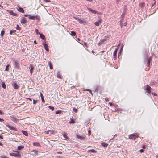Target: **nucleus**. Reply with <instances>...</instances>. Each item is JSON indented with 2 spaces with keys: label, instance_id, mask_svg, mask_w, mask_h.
I'll return each mask as SVG.
<instances>
[{
  "label": "nucleus",
  "instance_id": "nucleus-56",
  "mask_svg": "<svg viewBox=\"0 0 158 158\" xmlns=\"http://www.w3.org/2000/svg\"><path fill=\"white\" fill-rule=\"evenodd\" d=\"M3 144L0 141V146H2Z\"/></svg>",
  "mask_w": 158,
  "mask_h": 158
},
{
  "label": "nucleus",
  "instance_id": "nucleus-63",
  "mask_svg": "<svg viewBox=\"0 0 158 158\" xmlns=\"http://www.w3.org/2000/svg\"><path fill=\"white\" fill-rule=\"evenodd\" d=\"M90 131H89L88 132H89V133H90Z\"/></svg>",
  "mask_w": 158,
  "mask_h": 158
},
{
  "label": "nucleus",
  "instance_id": "nucleus-13",
  "mask_svg": "<svg viewBox=\"0 0 158 158\" xmlns=\"http://www.w3.org/2000/svg\"><path fill=\"white\" fill-rule=\"evenodd\" d=\"M30 73L31 74L32 73V70L34 69V67L31 65H30V68H29Z\"/></svg>",
  "mask_w": 158,
  "mask_h": 158
},
{
  "label": "nucleus",
  "instance_id": "nucleus-60",
  "mask_svg": "<svg viewBox=\"0 0 158 158\" xmlns=\"http://www.w3.org/2000/svg\"><path fill=\"white\" fill-rule=\"evenodd\" d=\"M56 114H59V112H58V111H57L56 112Z\"/></svg>",
  "mask_w": 158,
  "mask_h": 158
},
{
  "label": "nucleus",
  "instance_id": "nucleus-37",
  "mask_svg": "<svg viewBox=\"0 0 158 158\" xmlns=\"http://www.w3.org/2000/svg\"><path fill=\"white\" fill-rule=\"evenodd\" d=\"M90 152L92 153H94L96 152V151L94 149H92L90 150Z\"/></svg>",
  "mask_w": 158,
  "mask_h": 158
},
{
  "label": "nucleus",
  "instance_id": "nucleus-26",
  "mask_svg": "<svg viewBox=\"0 0 158 158\" xmlns=\"http://www.w3.org/2000/svg\"><path fill=\"white\" fill-rule=\"evenodd\" d=\"M18 11H19L20 12H21L23 13L24 12V10L22 8H19V9H18Z\"/></svg>",
  "mask_w": 158,
  "mask_h": 158
},
{
  "label": "nucleus",
  "instance_id": "nucleus-55",
  "mask_svg": "<svg viewBox=\"0 0 158 158\" xmlns=\"http://www.w3.org/2000/svg\"><path fill=\"white\" fill-rule=\"evenodd\" d=\"M24 15L25 17H27L28 16H29V15H27L26 14Z\"/></svg>",
  "mask_w": 158,
  "mask_h": 158
},
{
  "label": "nucleus",
  "instance_id": "nucleus-18",
  "mask_svg": "<svg viewBox=\"0 0 158 158\" xmlns=\"http://www.w3.org/2000/svg\"><path fill=\"white\" fill-rule=\"evenodd\" d=\"M39 34L40 35V37L41 38L42 40H44L45 38V37L44 35L42 34L39 33Z\"/></svg>",
  "mask_w": 158,
  "mask_h": 158
},
{
  "label": "nucleus",
  "instance_id": "nucleus-20",
  "mask_svg": "<svg viewBox=\"0 0 158 158\" xmlns=\"http://www.w3.org/2000/svg\"><path fill=\"white\" fill-rule=\"evenodd\" d=\"M102 145L104 147H107L108 146V144L107 143H106L103 142L102 143Z\"/></svg>",
  "mask_w": 158,
  "mask_h": 158
},
{
  "label": "nucleus",
  "instance_id": "nucleus-23",
  "mask_svg": "<svg viewBox=\"0 0 158 158\" xmlns=\"http://www.w3.org/2000/svg\"><path fill=\"white\" fill-rule=\"evenodd\" d=\"M48 64L49 65L50 69H53V67L51 62L50 61L48 62Z\"/></svg>",
  "mask_w": 158,
  "mask_h": 158
},
{
  "label": "nucleus",
  "instance_id": "nucleus-39",
  "mask_svg": "<svg viewBox=\"0 0 158 158\" xmlns=\"http://www.w3.org/2000/svg\"><path fill=\"white\" fill-rule=\"evenodd\" d=\"M21 29V27H20L19 25H17L16 27V29L18 30H20Z\"/></svg>",
  "mask_w": 158,
  "mask_h": 158
},
{
  "label": "nucleus",
  "instance_id": "nucleus-5",
  "mask_svg": "<svg viewBox=\"0 0 158 158\" xmlns=\"http://www.w3.org/2000/svg\"><path fill=\"white\" fill-rule=\"evenodd\" d=\"M14 64L15 68L18 69H19V65L17 61H14Z\"/></svg>",
  "mask_w": 158,
  "mask_h": 158
},
{
  "label": "nucleus",
  "instance_id": "nucleus-59",
  "mask_svg": "<svg viewBox=\"0 0 158 158\" xmlns=\"http://www.w3.org/2000/svg\"><path fill=\"white\" fill-rule=\"evenodd\" d=\"M34 42L35 44H36V42L35 40H34Z\"/></svg>",
  "mask_w": 158,
  "mask_h": 158
},
{
  "label": "nucleus",
  "instance_id": "nucleus-53",
  "mask_svg": "<svg viewBox=\"0 0 158 158\" xmlns=\"http://www.w3.org/2000/svg\"><path fill=\"white\" fill-rule=\"evenodd\" d=\"M0 158H9V157H6V156H3Z\"/></svg>",
  "mask_w": 158,
  "mask_h": 158
},
{
  "label": "nucleus",
  "instance_id": "nucleus-21",
  "mask_svg": "<svg viewBox=\"0 0 158 158\" xmlns=\"http://www.w3.org/2000/svg\"><path fill=\"white\" fill-rule=\"evenodd\" d=\"M24 148V147L23 145L20 146H18V147L17 149L19 150H21L23 148Z\"/></svg>",
  "mask_w": 158,
  "mask_h": 158
},
{
  "label": "nucleus",
  "instance_id": "nucleus-58",
  "mask_svg": "<svg viewBox=\"0 0 158 158\" xmlns=\"http://www.w3.org/2000/svg\"><path fill=\"white\" fill-rule=\"evenodd\" d=\"M109 104L110 106H111L112 105V103L111 102L109 103Z\"/></svg>",
  "mask_w": 158,
  "mask_h": 158
},
{
  "label": "nucleus",
  "instance_id": "nucleus-16",
  "mask_svg": "<svg viewBox=\"0 0 158 158\" xmlns=\"http://www.w3.org/2000/svg\"><path fill=\"white\" fill-rule=\"evenodd\" d=\"M10 14L13 16H17V14L14 13L13 10H10L9 11Z\"/></svg>",
  "mask_w": 158,
  "mask_h": 158
},
{
  "label": "nucleus",
  "instance_id": "nucleus-29",
  "mask_svg": "<svg viewBox=\"0 0 158 158\" xmlns=\"http://www.w3.org/2000/svg\"><path fill=\"white\" fill-rule=\"evenodd\" d=\"M144 3L142 2L140 3L139 4V6L140 7L143 8L144 6Z\"/></svg>",
  "mask_w": 158,
  "mask_h": 158
},
{
  "label": "nucleus",
  "instance_id": "nucleus-42",
  "mask_svg": "<svg viewBox=\"0 0 158 158\" xmlns=\"http://www.w3.org/2000/svg\"><path fill=\"white\" fill-rule=\"evenodd\" d=\"M35 32H36L37 34H39V33L38 32V29H36L35 30Z\"/></svg>",
  "mask_w": 158,
  "mask_h": 158
},
{
  "label": "nucleus",
  "instance_id": "nucleus-36",
  "mask_svg": "<svg viewBox=\"0 0 158 158\" xmlns=\"http://www.w3.org/2000/svg\"><path fill=\"white\" fill-rule=\"evenodd\" d=\"M32 151L34 152L35 155H38V151H37L36 150H33Z\"/></svg>",
  "mask_w": 158,
  "mask_h": 158
},
{
  "label": "nucleus",
  "instance_id": "nucleus-46",
  "mask_svg": "<svg viewBox=\"0 0 158 158\" xmlns=\"http://www.w3.org/2000/svg\"><path fill=\"white\" fill-rule=\"evenodd\" d=\"M40 96H41V98H42H42L44 97L43 96V94H42V93L41 92H40Z\"/></svg>",
  "mask_w": 158,
  "mask_h": 158
},
{
  "label": "nucleus",
  "instance_id": "nucleus-4",
  "mask_svg": "<svg viewBox=\"0 0 158 158\" xmlns=\"http://www.w3.org/2000/svg\"><path fill=\"white\" fill-rule=\"evenodd\" d=\"M108 37L107 36H105L103 39H101L99 43H98V45H100L101 44H102L105 41H106L108 39Z\"/></svg>",
  "mask_w": 158,
  "mask_h": 158
},
{
  "label": "nucleus",
  "instance_id": "nucleus-35",
  "mask_svg": "<svg viewBox=\"0 0 158 158\" xmlns=\"http://www.w3.org/2000/svg\"><path fill=\"white\" fill-rule=\"evenodd\" d=\"M48 107V108L49 109H51L52 111H53L54 110V107L52 106H49Z\"/></svg>",
  "mask_w": 158,
  "mask_h": 158
},
{
  "label": "nucleus",
  "instance_id": "nucleus-54",
  "mask_svg": "<svg viewBox=\"0 0 158 158\" xmlns=\"http://www.w3.org/2000/svg\"><path fill=\"white\" fill-rule=\"evenodd\" d=\"M27 99H29L31 101H32V99L30 98H27Z\"/></svg>",
  "mask_w": 158,
  "mask_h": 158
},
{
  "label": "nucleus",
  "instance_id": "nucleus-40",
  "mask_svg": "<svg viewBox=\"0 0 158 158\" xmlns=\"http://www.w3.org/2000/svg\"><path fill=\"white\" fill-rule=\"evenodd\" d=\"M73 110L75 112H77V109L75 108H74L73 109Z\"/></svg>",
  "mask_w": 158,
  "mask_h": 158
},
{
  "label": "nucleus",
  "instance_id": "nucleus-15",
  "mask_svg": "<svg viewBox=\"0 0 158 158\" xmlns=\"http://www.w3.org/2000/svg\"><path fill=\"white\" fill-rule=\"evenodd\" d=\"M151 87L148 85H147L146 90L148 93L150 92Z\"/></svg>",
  "mask_w": 158,
  "mask_h": 158
},
{
  "label": "nucleus",
  "instance_id": "nucleus-9",
  "mask_svg": "<svg viewBox=\"0 0 158 158\" xmlns=\"http://www.w3.org/2000/svg\"><path fill=\"white\" fill-rule=\"evenodd\" d=\"M12 86L15 89H17L19 87L18 84L15 82L13 83Z\"/></svg>",
  "mask_w": 158,
  "mask_h": 158
},
{
  "label": "nucleus",
  "instance_id": "nucleus-22",
  "mask_svg": "<svg viewBox=\"0 0 158 158\" xmlns=\"http://www.w3.org/2000/svg\"><path fill=\"white\" fill-rule=\"evenodd\" d=\"M57 78H60V79H61L62 77H61V75L60 74V72H58L57 73Z\"/></svg>",
  "mask_w": 158,
  "mask_h": 158
},
{
  "label": "nucleus",
  "instance_id": "nucleus-11",
  "mask_svg": "<svg viewBox=\"0 0 158 158\" xmlns=\"http://www.w3.org/2000/svg\"><path fill=\"white\" fill-rule=\"evenodd\" d=\"M117 51V49H116L114 52L113 56L114 60H115L116 58Z\"/></svg>",
  "mask_w": 158,
  "mask_h": 158
},
{
  "label": "nucleus",
  "instance_id": "nucleus-50",
  "mask_svg": "<svg viewBox=\"0 0 158 158\" xmlns=\"http://www.w3.org/2000/svg\"><path fill=\"white\" fill-rule=\"evenodd\" d=\"M4 121V120L3 119L0 118V122H2Z\"/></svg>",
  "mask_w": 158,
  "mask_h": 158
},
{
  "label": "nucleus",
  "instance_id": "nucleus-19",
  "mask_svg": "<svg viewBox=\"0 0 158 158\" xmlns=\"http://www.w3.org/2000/svg\"><path fill=\"white\" fill-rule=\"evenodd\" d=\"M62 135L64 137V138L65 139H66L68 138V137L67 136V135L66 133L65 132H64L62 133Z\"/></svg>",
  "mask_w": 158,
  "mask_h": 158
},
{
  "label": "nucleus",
  "instance_id": "nucleus-8",
  "mask_svg": "<svg viewBox=\"0 0 158 158\" xmlns=\"http://www.w3.org/2000/svg\"><path fill=\"white\" fill-rule=\"evenodd\" d=\"M42 44L43 45L44 47L45 48V49L48 51V45L46 44L45 42H43Z\"/></svg>",
  "mask_w": 158,
  "mask_h": 158
},
{
  "label": "nucleus",
  "instance_id": "nucleus-30",
  "mask_svg": "<svg viewBox=\"0 0 158 158\" xmlns=\"http://www.w3.org/2000/svg\"><path fill=\"white\" fill-rule=\"evenodd\" d=\"M5 31L3 30H2L1 31L0 35L1 36H3L4 34Z\"/></svg>",
  "mask_w": 158,
  "mask_h": 158
},
{
  "label": "nucleus",
  "instance_id": "nucleus-57",
  "mask_svg": "<svg viewBox=\"0 0 158 158\" xmlns=\"http://www.w3.org/2000/svg\"><path fill=\"white\" fill-rule=\"evenodd\" d=\"M105 100L106 101H108V98H106L105 99Z\"/></svg>",
  "mask_w": 158,
  "mask_h": 158
},
{
  "label": "nucleus",
  "instance_id": "nucleus-33",
  "mask_svg": "<svg viewBox=\"0 0 158 158\" xmlns=\"http://www.w3.org/2000/svg\"><path fill=\"white\" fill-rule=\"evenodd\" d=\"M91 12L92 13H93L95 14H98V12L97 11H96V10H93L91 11Z\"/></svg>",
  "mask_w": 158,
  "mask_h": 158
},
{
  "label": "nucleus",
  "instance_id": "nucleus-3",
  "mask_svg": "<svg viewBox=\"0 0 158 158\" xmlns=\"http://www.w3.org/2000/svg\"><path fill=\"white\" fill-rule=\"evenodd\" d=\"M138 136L137 135V134H134L130 135H129V138L131 139L135 140Z\"/></svg>",
  "mask_w": 158,
  "mask_h": 158
},
{
  "label": "nucleus",
  "instance_id": "nucleus-34",
  "mask_svg": "<svg viewBox=\"0 0 158 158\" xmlns=\"http://www.w3.org/2000/svg\"><path fill=\"white\" fill-rule=\"evenodd\" d=\"M16 30H10V35H12L14 33L16 32Z\"/></svg>",
  "mask_w": 158,
  "mask_h": 158
},
{
  "label": "nucleus",
  "instance_id": "nucleus-62",
  "mask_svg": "<svg viewBox=\"0 0 158 158\" xmlns=\"http://www.w3.org/2000/svg\"><path fill=\"white\" fill-rule=\"evenodd\" d=\"M120 52L119 53V54H118V57H119V56H120Z\"/></svg>",
  "mask_w": 158,
  "mask_h": 158
},
{
  "label": "nucleus",
  "instance_id": "nucleus-51",
  "mask_svg": "<svg viewBox=\"0 0 158 158\" xmlns=\"http://www.w3.org/2000/svg\"><path fill=\"white\" fill-rule=\"evenodd\" d=\"M3 137L2 136L0 135V139H3Z\"/></svg>",
  "mask_w": 158,
  "mask_h": 158
},
{
  "label": "nucleus",
  "instance_id": "nucleus-48",
  "mask_svg": "<svg viewBox=\"0 0 158 158\" xmlns=\"http://www.w3.org/2000/svg\"><path fill=\"white\" fill-rule=\"evenodd\" d=\"M36 103V101H35V100H33V104H35Z\"/></svg>",
  "mask_w": 158,
  "mask_h": 158
},
{
  "label": "nucleus",
  "instance_id": "nucleus-7",
  "mask_svg": "<svg viewBox=\"0 0 158 158\" xmlns=\"http://www.w3.org/2000/svg\"><path fill=\"white\" fill-rule=\"evenodd\" d=\"M29 18L32 20H35V19H37L38 18L37 16H31L29 15Z\"/></svg>",
  "mask_w": 158,
  "mask_h": 158
},
{
  "label": "nucleus",
  "instance_id": "nucleus-27",
  "mask_svg": "<svg viewBox=\"0 0 158 158\" xmlns=\"http://www.w3.org/2000/svg\"><path fill=\"white\" fill-rule=\"evenodd\" d=\"M33 144L34 146H39L40 145V144L38 142H34L33 143Z\"/></svg>",
  "mask_w": 158,
  "mask_h": 158
},
{
  "label": "nucleus",
  "instance_id": "nucleus-14",
  "mask_svg": "<svg viewBox=\"0 0 158 158\" xmlns=\"http://www.w3.org/2000/svg\"><path fill=\"white\" fill-rule=\"evenodd\" d=\"M26 22V20L25 18H22L21 20V23L22 24H24Z\"/></svg>",
  "mask_w": 158,
  "mask_h": 158
},
{
  "label": "nucleus",
  "instance_id": "nucleus-45",
  "mask_svg": "<svg viewBox=\"0 0 158 158\" xmlns=\"http://www.w3.org/2000/svg\"><path fill=\"white\" fill-rule=\"evenodd\" d=\"M78 21L80 22V23H82V22H83V21L82 20H81V19H78Z\"/></svg>",
  "mask_w": 158,
  "mask_h": 158
},
{
  "label": "nucleus",
  "instance_id": "nucleus-32",
  "mask_svg": "<svg viewBox=\"0 0 158 158\" xmlns=\"http://www.w3.org/2000/svg\"><path fill=\"white\" fill-rule=\"evenodd\" d=\"M76 33L75 32L73 31H71V35L72 36L75 35Z\"/></svg>",
  "mask_w": 158,
  "mask_h": 158
},
{
  "label": "nucleus",
  "instance_id": "nucleus-1",
  "mask_svg": "<svg viewBox=\"0 0 158 158\" xmlns=\"http://www.w3.org/2000/svg\"><path fill=\"white\" fill-rule=\"evenodd\" d=\"M6 126L9 128L11 130H15L16 131V128L15 127V126H11L10 125V124L8 123H6Z\"/></svg>",
  "mask_w": 158,
  "mask_h": 158
},
{
  "label": "nucleus",
  "instance_id": "nucleus-61",
  "mask_svg": "<svg viewBox=\"0 0 158 158\" xmlns=\"http://www.w3.org/2000/svg\"><path fill=\"white\" fill-rule=\"evenodd\" d=\"M156 3V2H155L154 3V4L152 5V6H153Z\"/></svg>",
  "mask_w": 158,
  "mask_h": 158
},
{
  "label": "nucleus",
  "instance_id": "nucleus-43",
  "mask_svg": "<svg viewBox=\"0 0 158 158\" xmlns=\"http://www.w3.org/2000/svg\"><path fill=\"white\" fill-rule=\"evenodd\" d=\"M41 98V99H42V102H43L44 103V102H45V101H44V97H43V98L42 97V98Z\"/></svg>",
  "mask_w": 158,
  "mask_h": 158
},
{
  "label": "nucleus",
  "instance_id": "nucleus-6",
  "mask_svg": "<svg viewBox=\"0 0 158 158\" xmlns=\"http://www.w3.org/2000/svg\"><path fill=\"white\" fill-rule=\"evenodd\" d=\"M102 19L100 18L98 21L95 22L94 24L97 26H99L101 23Z\"/></svg>",
  "mask_w": 158,
  "mask_h": 158
},
{
  "label": "nucleus",
  "instance_id": "nucleus-31",
  "mask_svg": "<svg viewBox=\"0 0 158 158\" xmlns=\"http://www.w3.org/2000/svg\"><path fill=\"white\" fill-rule=\"evenodd\" d=\"M2 86L4 89H5L6 88V85L4 82H2Z\"/></svg>",
  "mask_w": 158,
  "mask_h": 158
},
{
  "label": "nucleus",
  "instance_id": "nucleus-44",
  "mask_svg": "<svg viewBox=\"0 0 158 158\" xmlns=\"http://www.w3.org/2000/svg\"><path fill=\"white\" fill-rule=\"evenodd\" d=\"M88 9L91 12L93 10V9H92L91 8H88Z\"/></svg>",
  "mask_w": 158,
  "mask_h": 158
},
{
  "label": "nucleus",
  "instance_id": "nucleus-2",
  "mask_svg": "<svg viewBox=\"0 0 158 158\" xmlns=\"http://www.w3.org/2000/svg\"><path fill=\"white\" fill-rule=\"evenodd\" d=\"M10 155L11 156L17 157H19L20 156V155L19 154V152L17 151H15L14 153H10Z\"/></svg>",
  "mask_w": 158,
  "mask_h": 158
},
{
  "label": "nucleus",
  "instance_id": "nucleus-12",
  "mask_svg": "<svg viewBox=\"0 0 158 158\" xmlns=\"http://www.w3.org/2000/svg\"><path fill=\"white\" fill-rule=\"evenodd\" d=\"M151 61V59L150 58H147V66H148L150 65V64Z\"/></svg>",
  "mask_w": 158,
  "mask_h": 158
},
{
  "label": "nucleus",
  "instance_id": "nucleus-25",
  "mask_svg": "<svg viewBox=\"0 0 158 158\" xmlns=\"http://www.w3.org/2000/svg\"><path fill=\"white\" fill-rule=\"evenodd\" d=\"M10 66V64L7 65L5 68V70L6 71H8L9 70V67Z\"/></svg>",
  "mask_w": 158,
  "mask_h": 158
},
{
  "label": "nucleus",
  "instance_id": "nucleus-17",
  "mask_svg": "<svg viewBox=\"0 0 158 158\" xmlns=\"http://www.w3.org/2000/svg\"><path fill=\"white\" fill-rule=\"evenodd\" d=\"M46 133L47 134H49L54 133V131L53 130H48V131H46Z\"/></svg>",
  "mask_w": 158,
  "mask_h": 158
},
{
  "label": "nucleus",
  "instance_id": "nucleus-41",
  "mask_svg": "<svg viewBox=\"0 0 158 158\" xmlns=\"http://www.w3.org/2000/svg\"><path fill=\"white\" fill-rule=\"evenodd\" d=\"M44 1L46 2H50L51 1L50 0H44Z\"/></svg>",
  "mask_w": 158,
  "mask_h": 158
},
{
  "label": "nucleus",
  "instance_id": "nucleus-49",
  "mask_svg": "<svg viewBox=\"0 0 158 158\" xmlns=\"http://www.w3.org/2000/svg\"><path fill=\"white\" fill-rule=\"evenodd\" d=\"M152 94L154 95V96H156L157 95V94L155 93H152Z\"/></svg>",
  "mask_w": 158,
  "mask_h": 158
},
{
  "label": "nucleus",
  "instance_id": "nucleus-47",
  "mask_svg": "<svg viewBox=\"0 0 158 158\" xmlns=\"http://www.w3.org/2000/svg\"><path fill=\"white\" fill-rule=\"evenodd\" d=\"M143 151H144V150H143V149H140V150H139V152H141V153H142V152H143Z\"/></svg>",
  "mask_w": 158,
  "mask_h": 158
},
{
  "label": "nucleus",
  "instance_id": "nucleus-28",
  "mask_svg": "<svg viewBox=\"0 0 158 158\" xmlns=\"http://www.w3.org/2000/svg\"><path fill=\"white\" fill-rule=\"evenodd\" d=\"M22 132L23 133L25 136H27L28 135V133L27 131H22Z\"/></svg>",
  "mask_w": 158,
  "mask_h": 158
},
{
  "label": "nucleus",
  "instance_id": "nucleus-64",
  "mask_svg": "<svg viewBox=\"0 0 158 158\" xmlns=\"http://www.w3.org/2000/svg\"><path fill=\"white\" fill-rule=\"evenodd\" d=\"M58 153H60V152H58Z\"/></svg>",
  "mask_w": 158,
  "mask_h": 158
},
{
  "label": "nucleus",
  "instance_id": "nucleus-10",
  "mask_svg": "<svg viewBox=\"0 0 158 158\" xmlns=\"http://www.w3.org/2000/svg\"><path fill=\"white\" fill-rule=\"evenodd\" d=\"M76 137L77 139H81V140H84L85 138V136H81V135H76Z\"/></svg>",
  "mask_w": 158,
  "mask_h": 158
},
{
  "label": "nucleus",
  "instance_id": "nucleus-24",
  "mask_svg": "<svg viewBox=\"0 0 158 158\" xmlns=\"http://www.w3.org/2000/svg\"><path fill=\"white\" fill-rule=\"evenodd\" d=\"M11 120L13 121H14V122H15V123H17V122H18V120L16 119V118H14V117H11Z\"/></svg>",
  "mask_w": 158,
  "mask_h": 158
},
{
  "label": "nucleus",
  "instance_id": "nucleus-52",
  "mask_svg": "<svg viewBox=\"0 0 158 158\" xmlns=\"http://www.w3.org/2000/svg\"><path fill=\"white\" fill-rule=\"evenodd\" d=\"M3 114L2 113V112L1 110H0V115H2Z\"/></svg>",
  "mask_w": 158,
  "mask_h": 158
},
{
  "label": "nucleus",
  "instance_id": "nucleus-38",
  "mask_svg": "<svg viewBox=\"0 0 158 158\" xmlns=\"http://www.w3.org/2000/svg\"><path fill=\"white\" fill-rule=\"evenodd\" d=\"M75 123L74 121L73 120V119H71V121H69V123Z\"/></svg>",
  "mask_w": 158,
  "mask_h": 158
}]
</instances>
